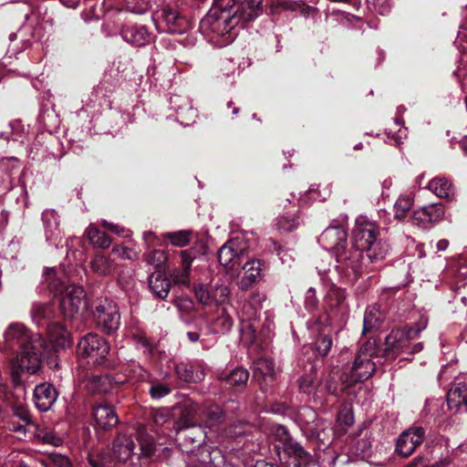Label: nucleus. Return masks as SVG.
<instances>
[{"label":"nucleus","instance_id":"nucleus-25","mask_svg":"<svg viewBox=\"0 0 467 467\" xmlns=\"http://www.w3.org/2000/svg\"><path fill=\"white\" fill-rule=\"evenodd\" d=\"M93 416L97 426L102 430H108L119 422L114 409L109 405H99L94 409Z\"/></svg>","mask_w":467,"mask_h":467},{"label":"nucleus","instance_id":"nucleus-17","mask_svg":"<svg viewBox=\"0 0 467 467\" xmlns=\"http://www.w3.org/2000/svg\"><path fill=\"white\" fill-rule=\"evenodd\" d=\"M171 107L175 110L177 119L182 125H189L194 121L197 113L192 108L191 100L180 95H174L171 98Z\"/></svg>","mask_w":467,"mask_h":467},{"label":"nucleus","instance_id":"nucleus-43","mask_svg":"<svg viewBox=\"0 0 467 467\" xmlns=\"http://www.w3.org/2000/svg\"><path fill=\"white\" fill-rule=\"evenodd\" d=\"M213 304H224L230 296V288L228 285L221 284L212 287Z\"/></svg>","mask_w":467,"mask_h":467},{"label":"nucleus","instance_id":"nucleus-54","mask_svg":"<svg viewBox=\"0 0 467 467\" xmlns=\"http://www.w3.org/2000/svg\"><path fill=\"white\" fill-rule=\"evenodd\" d=\"M171 389L163 383H153L150 388V394L152 399H161L170 394Z\"/></svg>","mask_w":467,"mask_h":467},{"label":"nucleus","instance_id":"nucleus-51","mask_svg":"<svg viewBox=\"0 0 467 467\" xmlns=\"http://www.w3.org/2000/svg\"><path fill=\"white\" fill-rule=\"evenodd\" d=\"M215 330L217 332H227L231 329L233 326V320L231 317L223 312L221 316H219L214 321Z\"/></svg>","mask_w":467,"mask_h":467},{"label":"nucleus","instance_id":"nucleus-2","mask_svg":"<svg viewBox=\"0 0 467 467\" xmlns=\"http://www.w3.org/2000/svg\"><path fill=\"white\" fill-rule=\"evenodd\" d=\"M378 225L368 218L357 219L353 229V248L366 253L371 263L383 260L389 251V245L381 238Z\"/></svg>","mask_w":467,"mask_h":467},{"label":"nucleus","instance_id":"nucleus-56","mask_svg":"<svg viewBox=\"0 0 467 467\" xmlns=\"http://www.w3.org/2000/svg\"><path fill=\"white\" fill-rule=\"evenodd\" d=\"M18 168V160L16 157L3 158L0 160V172L11 174Z\"/></svg>","mask_w":467,"mask_h":467},{"label":"nucleus","instance_id":"nucleus-24","mask_svg":"<svg viewBox=\"0 0 467 467\" xmlns=\"http://www.w3.org/2000/svg\"><path fill=\"white\" fill-rule=\"evenodd\" d=\"M122 38L136 47L144 46L150 41V34L144 26H127L121 31Z\"/></svg>","mask_w":467,"mask_h":467},{"label":"nucleus","instance_id":"nucleus-14","mask_svg":"<svg viewBox=\"0 0 467 467\" xmlns=\"http://www.w3.org/2000/svg\"><path fill=\"white\" fill-rule=\"evenodd\" d=\"M425 437V430L420 426H413L404 431L398 438L396 451L409 457L421 444Z\"/></svg>","mask_w":467,"mask_h":467},{"label":"nucleus","instance_id":"nucleus-8","mask_svg":"<svg viewBox=\"0 0 467 467\" xmlns=\"http://www.w3.org/2000/svg\"><path fill=\"white\" fill-rule=\"evenodd\" d=\"M109 345L98 334L88 333L78 341V354L88 364L98 366L106 362Z\"/></svg>","mask_w":467,"mask_h":467},{"label":"nucleus","instance_id":"nucleus-63","mask_svg":"<svg viewBox=\"0 0 467 467\" xmlns=\"http://www.w3.org/2000/svg\"><path fill=\"white\" fill-rule=\"evenodd\" d=\"M194 258V253L192 250L181 251L182 266L191 270L192 263Z\"/></svg>","mask_w":467,"mask_h":467},{"label":"nucleus","instance_id":"nucleus-42","mask_svg":"<svg viewBox=\"0 0 467 467\" xmlns=\"http://www.w3.org/2000/svg\"><path fill=\"white\" fill-rule=\"evenodd\" d=\"M194 293L197 300L206 306L213 304V290L212 287L209 289L203 285H198L194 287Z\"/></svg>","mask_w":467,"mask_h":467},{"label":"nucleus","instance_id":"nucleus-20","mask_svg":"<svg viewBox=\"0 0 467 467\" xmlns=\"http://www.w3.org/2000/svg\"><path fill=\"white\" fill-rule=\"evenodd\" d=\"M47 337L55 351L67 348L72 341L67 328L59 323H51L47 326Z\"/></svg>","mask_w":467,"mask_h":467},{"label":"nucleus","instance_id":"nucleus-48","mask_svg":"<svg viewBox=\"0 0 467 467\" xmlns=\"http://www.w3.org/2000/svg\"><path fill=\"white\" fill-rule=\"evenodd\" d=\"M5 424L7 430L16 433V438L19 440H23L26 437V427L34 426V424H26L22 421L16 422L13 420H8Z\"/></svg>","mask_w":467,"mask_h":467},{"label":"nucleus","instance_id":"nucleus-62","mask_svg":"<svg viewBox=\"0 0 467 467\" xmlns=\"http://www.w3.org/2000/svg\"><path fill=\"white\" fill-rule=\"evenodd\" d=\"M102 225L108 228L109 231L115 233L118 235L128 237L130 235L129 230H125L123 227L103 221Z\"/></svg>","mask_w":467,"mask_h":467},{"label":"nucleus","instance_id":"nucleus-47","mask_svg":"<svg viewBox=\"0 0 467 467\" xmlns=\"http://www.w3.org/2000/svg\"><path fill=\"white\" fill-rule=\"evenodd\" d=\"M166 259V254L162 250H153L146 255V262L153 265L157 271H160Z\"/></svg>","mask_w":467,"mask_h":467},{"label":"nucleus","instance_id":"nucleus-45","mask_svg":"<svg viewBox=\"0 0 467 467\" xmlns=\"http://www.w3.org/2000/svg\"><path fill=\"white\" fill-rule=\"evenodd\" d=\"M13 415L26 424H34L32 416L23 403H16L12 406Z\"/></svg>","mask_w":467,"mask_h":467},{"label":"nucleus","instance_id":"nucleus-34","mask_svg":"<svg viewBox=\"0 0 467 467\" xmlns=\"http://www.w3.org/2000/svg\"><path fill=\"white\" fill-rule=\"evenodd\" d=\"M53 316V309L48 303H34L31 310L33 321L40 326L46 319H49Z\"/></svg>","mask_w":467,"mask_h":467},{"label":"nucleus","instance_id":"nucleus-40","mask_svg":"<svg viewBox=\"0 0 467 467\" xmlns=\"http://www.w3.org/2000/svg\"><path fill=\"white\" fill-rule=\"evenodd\" d=\"M24 130L25 129L21 121L14 120L9 123L7 130L1 131L0 136L7 140L10 139L18 140Z\"/></svg>","mask_w":467,"mask_h":467},{"label":"nucleus","instance_id":"nucleus-18","mask_svg":"<svg viewBox=\"0 0 467 467\" xmlns=\"http://www.w3.org/2000/svg\"><path fill=\"white\" fill-rule=\"evenodd\" d=\"M310 374L304 375L298 381L299 389L308 396H312L315 401L323 402V389L317 378L316 377L315 366L310 363Z\"/></svg>","mask_w":467,"mask_h":467},{"label":"nucleus","instance_id":"nucleus-11","mask_svg":"<svg viewBox=\"0 0 467 467\" xmlns=\"http://www.w3.org/2000/svg\"><path fill=\"white\" fill-rule=\"evenodd\" d=\"M220 9H228L235 17L237 24L247 23L254 20L263 12L262 0H234L229 3V6H219Z\"/></svg>","mask_w":467,"mask_h":467},{"label":"nucleus","instance_id":"nucleus-10","mask_svg":"<svg viewBox=\"0 0 467 467\" xmlns=\"http://www.w3.org/2000/svg\"><path fill=\"white\" fill-rule=\"evenodd\" d=\"M96 324L102 332L111 335L120 326V314L117 304L108 298L100 300L93 312Z\"/></svg>","mask_w":467,"mask_h":467},{"label":"nucleus","instance_id":"nucleus-13","mask_svg":"<svg viewBox=\"0 0 467 467\" xmlns=\"http://www.w3.org/2000/svg\"><path fill=\"white\" fill-rule=\"evenodd\" d=\"M246 251L247 245L243 238L234 237L220 248L218 260L222 265L233 269L241 264Z\"/></svg>","mask_w":467,"mask_h":467},{"label":"nucleus","instance_id":"nucleus-32","mask_svg":"<svg viewBox=\"0 0 467 467\" xmlns=\"http://www.w3.org/2000/svg\"><path fill=\"white\" fill-rule=\"evenodd\" d=\"M428 188L439 198H450L453 194L451 183L446 179L437 177L429 182Z\"/></svg>","mask_w":467,"mask_h":467},{"label":"nucleus","instance_id":"nucleus-15","mask_svg":"<svg viewBox=\"0 0 467 467\" xmlns=\"http://www.w3.org/2000/svg\"><path fill=\"white\" fill-rule=\"evenodd\" d=\"M444 216V208L441 203H433L416 210L411 217L413 224L429 228L440 222Z\"/></svg>","mask_w":467,"mask_h":467},{"label":"nucleus","instance_id":"nucleus-22","mask_svg":"<svg viewBox=\"0 0 467 467\" xmlns=\"http://www.w3.org/2000/svg\"><path fill=\"white\" fill-rule=\"evenodd\" d=\"M244 275L240 281L241 289L244 290L263 277V263L258 259L246 262L243 266Z\"/></svg>","mask_w":467,"mask_h":467},{"label":"nucleus","instance_id":"nucleus-41","mask_svg":"<svg viewBox=\"0 0 467 467\" xmlns=\"http://www.w3.org/2000/svg\"><path fill=\"white\" fill-rule=\"evenodd\" d=\"M300 222L298 217L295 215H284L277 219L276 226L279 230L292 232L296 229Z\"/></svg>","mask_w":467,"mask_h":467},{"label":"nucleus","instance_id":"nucleus-1","mask_svg":"<svg viewBox=\"0 0 467 467\" xmlns=\"http://www.w3.org/2000/svg\"><path fill=\"white\" fill-rule=\"evenodd\" d=\"M7 348L18 347L20 351L12 364V378L16 384L20 381L19 371L36 374L41 367L46 351V341L40 334H33L20 323L10 324L4 333Z\"/></svg>","mask_w":467,"mask_h":467},{"label":"nucleus","instance_id":"nucleus-59","mask_svg":"<svg viewBox=\"0 0 467 467\" xmlns=\"http://www.w3.org/2000/svg\"><path fill=\"white\" fill-rule=\"evenodd\" d=\"M93 383L96 385L95 391L107 392L109 390V378L107 375L94 376Z\"/></svg>","mask_w":467,"mask_h":467},{"label":"nucleus","instance_id":"nucleus-28","mask_svg":"<svg viewBox=\"0 0 467 467\" xmlns=\"http://www.w3.org/2000/svg\"><path fill=\"white\" fill-rule=\"evenodd\" d=\"M384 319V314L376 305L368 306L363 319V334H368L379 327Z\"/></svg>","mask_w":467,"mask_h":467},{"label":"nucleus","instance_id":"nucleus-6","mask_svg":"<svg viewBox=\"0 0 467 467\" xmlns=\"http://www.w3.org/2000/svg\"><path fill=\"white\" fill-rule=\"evenodd\" d=\"M152 20L159 31L169 34L182 35L191 26L190 22L180 13L178 7L170 4L159 6L152 14Z\"/></svg>","mask_w":467,"mask_h":467},{"label":"nucleus","instance_id":"nucleus-30","mask_svg":"<svg viewBox=\"0 0 467 467\" xmlns=\"http://www.w3.org/2000/svg\"><path fill=\"white\" fill-rule=\"evenodd\" d=\"M117 264L110 257L103 254H96L90 261V268L92 271L99 275H110Z\"/></svg>","mask_w":467,"mask_h":467},{"label":"nucleus","instance_id":"nucleus-31","mask_svg":"<svg viewBox=\"0 0 467 467\" xmlns=\"http://www.w3.org/2000/svg\"><path fill=\"white\" fill-rule=\"evenodd\" d=\"M447 403L451 410H462L463 408L467 411V389L465 385L449 390Z\"/></svg>","mask_w":467,"mask_h":467},{"label":"nucleus","instance_id":"nucleus-3","mask_svg":"<svg viewBox=\"0 0 467 467\" xmlns=\"http://www.w3.org/2000/svg\"><path fill=\"white\" fill-rule=\"evenodd\" d=\"M45 281L56 296H60L59 308L64 318L72 320L87 308L84 289L76 285H66L57 277L56 269L46 270Z\"/></svg>","mask_w":467,"mask_h":467},{"label":"nucleus","instance_id":"nucleus-50","mask_svg":"<svg viewBox=\"0 0 467 467\" xmlns=\"http://www.w3.org/2000/svg\"><path fill=\"white\" fill-rule=\"evenodd\" d=\"M328 300H335L336 303H331V306H340L344 304L346 299V291L340 287L333 285L327 294Z\"/></svg>","mask_w":467,"mask_h":467},{"label":"nucleus","instance_id":"nucleus-36","mask_svg":"<svg viewBox=\"0 0 467 467\" xmlns=\"http://www.w3.org/2000/svg\"><path fill=\"white\" fill-rule=\"evenodd\" d=\"M38 462L43 467H72V463L67 456L55 452L46 455Z\"/></svg>","mask_w":467,"mask_h":467},{"label":"nucleus","instance_id":"nucleus-53","mask_svg":"<svg viewBox=\"0 0 467 467\" xmlns=\"http://www.w3.org/2000/svg\"><path fill=\"white\" fill-rule=\"evenodd\" d=\"M190 271V269H186L183 267L175 268L171 274L172 281L177 285H189Z\"/></svg>","mask_w":467,"mask_h":467},{"label":"nucleus","instance_id":"nucleus-33","mask_svg":"<svg viewBox=\"0 0 467 467\" xmlns=\"http://www.w3.org/2000/svg\"><path fill=\"white\" fill-rule=\"evenodd\" d=\"M192 234V231L191 230H181L177 232L164 233L162 237L174 246L184 247L191 243Z\"/></svg>","mask_w":467,"mask_h":467},{"label":"nucleus","instance_id":"nucleus-49","mask_svg":"<svg viewBox=\"0 0 467 467\" xmlns=\"http://www.w3.org/2000/svg\"><path fill=\"white\" fill-rule=\"evenodd\" d=\"M175 371L178 377L185 382L195 380L192 366L187 363L177 364Z\"/></svg>","mask_w":467,"mask_h":467},{"label":"nucleus","instance_id":"nucleus-39","mask_svg":"<svg viewBox=\"0 0 467 467\" xmlns=\"http://www.w3.org/2000/svg\"><path fill=\"white\" fill-rule=\"evenodd\" d=\"M250 430L251 426L249 424L238 421L229 426L225 430V435L230 439L238 440L242 436L248 434L250 432Z\"/></svg>","mask_w":467,"mask_h":467},{"label":"nucleus","instance_id":"nucleus-44","mask_svg":"<svg viewBox=\"0 0 467 467\" xmlns=\"http://www.w3.org/2000/svg\"><path fill=\"white\" fill-rule=\"evenodd\" d=\"M331 347L332 339L327 335H320L315 342V351L321 357L327 356Z\"/></svg>","mask_w":467,"mask_h":467},{"label":"nucleus","instance_id":"nucleus-26","mask_svg":"<svg viewBox=\"0 0 467 467\" xmlns=\"http://www.w3.org/2000/svg\"><path fill=\"white\" fill-rule=\"evenodd\" d=\"M150 291L159 298H165L169 295L171 283L161 271H155L149 277Z\"/></svg>","mask_w":467,"mask_h":467},{"label":"nucleus","instance_id":"nucleus-38","mask_svg":"<svg viewBox=\"0 0 467 467\" xmlns=\"http://www.w3.org/2000/svg\"><path fill=\"white\" fill-rule=\"evenodd\" d=\"M223 379L229 385L243 387L246 384L249 379V372L244 368H236Z\"/></svg>","mask_w":467,"mask_h":467},{"label":"nucleus","instance_id":"nucleus-60","mask_svg":"<svg viewBox=\"0 0 467 467\" xmlns=\"http://www.w3.org/2000/svg\"><path fill=\"white\" fill-rule=\"evenodd\" d=\"M306 194L309 195V197L313 200L324 201L330 194V191L327 189L319 191L318 186L316 187L315 185H312Z\"/></svg>","mask_w":467,"mask_h":467},{"label":"nucleus","instance_id":"nucleus-7","mask_svg":"<svg viewBox=\"0 0 467 467\" xmlns=\"http://www.w3.org/2000/svg\"><path fill=\"white\" fill-rule=\"evenodd\" d=\"M296 421L310 438L317 439L323 444L328 443L329 438L334 434L330 423L318 419L317 412L310 407L300 408L296 415Z\"/></svg>","mask_w":467,"mask_h":467},{"label":"nucleus","instance_id":"nucleus-19","mask_svg":"<svg viewBox=\"0 0 467 467\" xmlns=\"http://www.w3.org/2000/svg\"><path fill=\"white\" fill-rule=\"evenodd\" d=\"M57 398L56 389L49 383L37 385L34 390V401L36 407L41 411H47Z\"/></svg>","mask_w":467,"mask_h":467},{"label":"nucleus","instance_id":"nucleus-55","mask_svg":"<svg viewBox=\"0 0 467 467\" xmlns=\"http://www.w3.org/2000/svg\"><path fill=\"white\" fill-rule=\"evenodd\" d=\"M138 441L140 444L141 453L145 457H150L154 453V451H155L152 438L151 437L143 438L142 435L140 434Z\"/></svg>","mask_w":467,"mask_h":467},{"label":"nucleus","instance_id":"nucleus-58","mask_svg":"<svg viewBox=\"0 0 467 467\" xmlns=\"http://www.w3.org/2000/svg\"><path fill=\"white\" fill-rule=\"evenodd\" d=\"M318 304L317 297L316 296V290L310 287L306 293L305 306L308 311H313L317 308Z\"/></svg>","mask_w":467,"mask_h":467},{"label":"nucleus","instance_id":"nucleus-46","mask_svg":"<svg viewBox=\"0 0 467 467\" xmlns=\"http://www.w3.org/2000/svg\"><path fill=\"white\" fill-rule=\"evenodd\" d=\"M152 0H131L127 4V9L134 14H145L151 7Z\"/></svg>","mask_w":467,"mask_h":467},{"label":"nucleus","instance_id":"nucleus-27","mask_svg":"<svg viewBox=\"0 0 467 467\" xmlns=\"http://www.w3.org/2000/svg\"><path fill=\"white\" fill-rule=\"evenodd\" d=\"M42 222L45 228L47 241H55L58 235V215L55 210L47 209L42 213Z\"/></svg>","mask_w":467,"mask_h":467},{"label":"nucleus","instance_id":"nucleus-21","mask_svg":"<svg viewBox=\"0 0 467 467\" xmlns=\"http://www.w3.org/2000/svg\"><path fill=\"white\" fill-rule=\"evenodd\" d=\"M225 418L224 411L216 404L203 405L199 408V419L206 428H213L221 424Z\"/></svg>","mask_w":467,"mask_h":467},{"label":"nucleus","instance_id":"nucleus-64","mask_svg":"<svg viewBox=\"0 0 467 467\" xmlns=\"http://www.w3.org/2000/svg\"><path fill=\"white\" fill-rule=\"evenodd\" d=\"M111 242L112 241L110 237L107 234L100 232L99 236L95 240L94 246L105 249L110 245Z\"/></svg>","mask_w":467,"mask_h":467},{"label":"nucleus","instance_id":"nucleus-61","mask_svg":"<svg viewBox=\"0 0 467 467\" xmlns=\"http://www.w3.org/2000/svg\"><path fill=\"white\" fill-rule=\"evenodd\" d=\"M321 388L323 389V395L326 391L335 396L339 395L337 382L332 377H329V379L326 381L325 386H321Z\"/></svg>","mask_w":467,"mask_h":467},{"label":"nucleus","instance_id":"nucleus-12","mask_svg":"<svg viewBox=\"0 0 467 467\" xmlns=\"http://www.w3.org/2000/svg\"><path fill=\"white\" fill-rule=\"evenodd\" d=\"M375 370V364L371 361L370 357L363 352H359L351 367L350 375H342L340 379L343 388L346 389L352 384L368 379Z\"/></svg>","mask_w":467,"mask_h":467},{"label":"nucleus","instance_id":"nucleus-5","mask_svg":"<svg viewBox=\"0 0 467 467\" xmlns=\"http://www.w3.org/2000/svg\"><path fill=\"white\" fill-rule=\"evenodd\" d=\"M427 319L421 317L415 327H403L393 329L386 337V345L389 348L397 352H409L410 354L419 353L423 349V344L419 342L413 346H410L409 341L419 336L427 327Z\"/></svg>","mask_w":467,"mask_h":467},{"label":"nucleus","instance_id":"nucleus-57","mask_svg":"<svg viewBox=\"0 0 467 467\" xmlns=\"http://www.w3.org/2000/svg\"><path fill=\"white\" fill-rule=\"evenodd\" d=\"M37 436L44 442L54 445L56 447H58L63 443V440L52 431H41Z\"/></svg>","mask_w":467,"mask_h":467},{"label":"nucleus","instance_id":"nucleus-16","mask_svg":"<svg viewBox=\"0 0 467 467\" xmlns=\"http://www.w3.org/2000/svg\"><path fill=\"white\" fill-rule=\"evenodd\" d=\"M348 232L343 226H330L321 234L318 242L327 250H332L336 254L346 248Z\"/></svg>","mask_w":467,"mask_h":467},{"label":"nucleus","instance_id":"nucleus-29","mask_svg":"<svg viewBox=\"0 0 467 467\" xmlns=\"http://www.w3.org/2000/svg\"><path fill=\"white\" fill-rule=\"evenodd\" d=\"M195 415L199 416V408L194 404H186L175 422L174 428L176 431L179 432L182 430L193 427L195 425Z\"/></svg>","mask_w":467,"mask_h":467},{"label":"nucleus","instance_id":"nucleus-35","mask_svg":"<svg viewBox=\"0 0 467 467\" xmlns=\"http://www.w3.org/2000/svg\"><path fill=\"white\" fill-rule=\"evenodd\" d=\"M274 375V363L267 358H259L254 363V377L260 378L265 381H272Z\"/></svg>","mask_w":467,"mask_h":467},{"label":"nucleus","instance_id":"nucleus-9","mask_svg":"<svg viewBox=\"0 0 467 467\" xmlns=\"http://www.w3.org/2000/svg\"><path fill=\"white\" fill-rule=\"evenodd\" d=\"M335 269L339 277L346 282H354L360 275L363 254L353 247L337 252Z\"/></svg>","mask_w":467,"mask_h":467},{"label":"nucleus","instance_id":"nucleus-37","mask_svg":"<svg viewBox=\"0 0 467 467\" xmlns=\"http://www.w3.org/2000/svg\"><path fill=\"white\" fill-rule=\"evenodd\" d=\"M413 204V199L410 195L401 194L394 204L395 218L402 220L408 215Z\"/></svg>","mask_w":467,"mask_h":467},{"label":"nucleus","instance_id":"nucleus-4","mask_svg":"<svg viewBox=\"0 0 467 467\" xmlns=\"http://www.w3.org/2000/svg\"><path fill=\"white\" fill-rule=\"evenodd\" d=\"M237 25L228 9H221L219 16L210 13L201 21V30L212 34L210 41L215 46L224 47L234 41L235 34L233 30Z\"/></svg>","mask_w":467,"mask_h":467},{"label":"nucleus","instance_id":"nucleus-52","mask_svg":"<svg viewBox=\"0 0 467 467\" xmlns=\"http://www.w3.org/2000/svg\"><path fill=\"white\" fill-rule=\"evenodd\" d=\"M112 253L124 260L134 261L138 258L136 251L124 245H115L112 249Z\"/></svg>","mask_w":467,"mask_h":467},{"label":"nucleus","instance_id":"nucleus-23","mask_svg":"<svg viewBox=\"0 0 467 467\" xmlns=\"http://www.w3.org/2000/svg\"><path fill=\"white\" fill-rule=\"evenodd\" d=\"M135 444L130 435L119 433L113 441V453L119 462H127L134 454Z\"/></svg>","mask_w":467,"mask_h":467}]
</instances>
